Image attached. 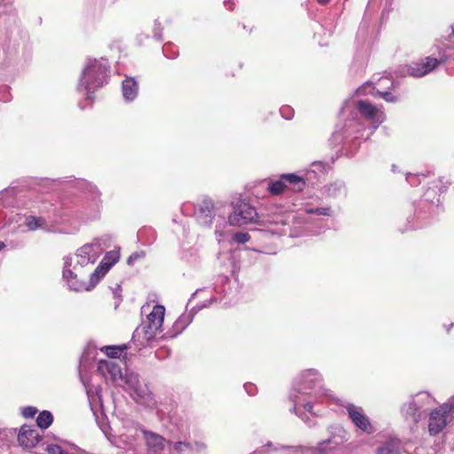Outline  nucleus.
Here are the masks:
<instances>
[{
	"mask_svg": "<svg viewBox=\"0 0 454 454\" xmlns=\"http://www.w3.org/2000/svg\"><path fill=\"white\" fill-rule=\"evenodd\" d=\"M356 112L350 113V118L332 135V144L341 145L345 151H356L361 141L367 140L385 121L386 115L381 108L368 100L360 99L355 103Z\"/></svg>",
	"mask_w": 454,
	"mask_h": 454,
	"instance_id": "1",
	"label": "nucleus"
},
{
	"mask_svg": "<svg viewBox=\"0 0 454 454\" xmlns=\"http://www.w3.org/2000/svg\"><path fill=\"white\" fill-rule=\"evenodd\" d=\"M112 237L110 235H103L95 238L91 242L86 243L79 247L75 252V263L73 264L72 256L64 257L63 278L67 282L69 288L76 291H89L90 287L84 280L83 269L90 264H94L103 252L110 247Z\"/></svg>",
	"mask_w": 454,
	"mask_h": 454,
	"instance_id": "2",
	"label": "nucleus"
},
{
	"mask_svg": "<svg viewBox=\"0 0 454 454\" xmlns=\"http://www.w3.org/2000/svg\"><path fill=\"white\" fill-rule=\"evenodd\" d=\"M323 396L333 399V392L325 387L322 374L314 368L303 370L293 381L289 393V400L293 403L290 412L299 415L297 407H302L304 411L316 416L314 403L320 402Z\"/></svg>",
	"mask_w": 454,
	"mask_h": 454,
	"instance_id": "3",
	"label": "nucleus"
},
{
	"mask_svg": "<svg viewBox=\"0 0 454 454\" xmlns=\"http://www.w3.org/2000/svg\"><path fill=\"white\" fill-rule=\"evenodd\" d=\"M64 184H72V187L84 192L90 200L87 207L74 213V217L80 223H84L98 219L102 207L101 193L95 184L85 179H72L71 176L56 179L30 177V191L35 190L40 192H49L56 186Z\"/></svg>",
	"mask_w": 454,
	"mask_h": 454,
	"instance_id": "4",
	"label": "nucleus"
},
{
	"mask_svg": "<svg viewBox=\"0 0 454 454\" xmlns=\"http://www.w3.org/2000/svg\"><path fill=\"white\" fill-rule=\"evenodd\" d=\"M109 78L110 64L106 59H86L76 86V91L82 97L78 101L80 109L92 106L95 92L106 85Z\"/></svg>",
	"mask_w": 454,
	"mask_h": 454,
	"instance_id": "5",
	"label": "nucleus"
},
{
	"mask_svg": "<svg viewBox=\"0 0 454 454\" xmlns=\"http://www.w3.org/2000/svg\"><path fill=\"white\" fill-rule=\"evenodd\" d=\"M181 210L184 215H189L190 212L192 211L196 221L201 226L211 227L215 222V233L218 237L219 242H221L222 239H223L229 231L226 228H223V218H225L224 207H215L210 199H204L197 205L186 202L182 205Z\"/></svg>",
	"mask_w": 454,
	"mask_h": 454,
	"instance_id": "6",
	"label": "nucleus"
},
{
	"mask_svg": "<svg viewBox=\"0 0 454 454\" xmlns=\"http://www.w3.org/2000/svg\"><path fill=\"white\" fill-rule=\"evenodd\" d=\"M143 428L132 419L122 420V431L113 437L112 445L127 454H141Z\"/></svg>",
	"mask_w": 454,
	"mask_h": 454,
	"instance_id": "7",
	"label": "nucleus"
},
{
	"mask_svg": "<svg viewBox=\"0 0 454 454\" xmlns=\"http://www.w3.org/2000/svg\"><path fill=\"white\" fill-rule=\"evenodd\" d=\"M434 398L428 392H419L402 406V413L408 420L418 423L427 417L435 404Z\"/></svg>",
	"mask_w": 454,
	"mask_h": 454,
	"instance_id": "8",
	"label": "nucleus"
},
{
	"mask_svg": "<svg viewBox=\"0 0 454 454\" xmlns=\"http://www.w3.org/2000/svg\"><path fill=\"white\" fill-rule=\"evenodd\" d=\"M124 383L129 395L137 403L149 409L156 407L157 402L154 395L149 389L147 383L145 380H140L137 373L125 369Z\"/></svg>",
	"mask_w": 454,
	"mask_h": 454,
	"instance_id": "9",
	"label": "nucleus"
},
{
	"mask_svg": "<svg viewBox=\"0 0 454 454\" xmlns=\"http://www.w3.org/2000/svg\"><path fill=\"white\" fill-rule=\"evenodd\" d=\"M225 218H223V228L231 226H242L257 222L259 218L256 209L244 200H238L232 205V212L224 210Z\"/></svg>",
	"mask_w": 454,
	"mask_h": 454,
	"instance_id": "10",
	"label": "nucleus"
},
{
	"mask_svg": "<svg viewBox=\"0 0 454 454\" xmlns=\"http://www.w3.org/2000/svg\"><path fill=\"white\" fill-rule=\"evenodd\" d=\"M428 416V432L437 435L454 418V396L439 407L431 410Z\"/></svg>",
	"mask_w": 454,
	"mask_h": 454,
	"instance_id": "11",
	"label": "nucleus"
},
{
	"mask_svg": "<svg viewBox=\"0 0 454 454\" xmlns=\"http://www.w3.org/2000/svg\"><path fill=\"white\" fill-rule=\"evenodd\" d=\"M231 280L227 276L219 275L214 284L213 288L206 287V288H199L197 289L192 295V299H193L196 295L201 293H207L211 294L212 291L215 294H223V297L211 296L209 299L205 300L202 302L195 305L191 310L192 312H199L200 310L208 308L211 304L216 301H223L225 297H229L231 295ZM191 301H189L190 302Z\"/></svg>",
	"mask_w": 454,
	"mask_h": 454,
	"instance_id": "12",
	"label": "nucleus"
},
{
	"mask_svg": "<svg viewBox=\"0 0 454 454\" xmlns=\"http://www.w3.org/2000/svg\"><path fill=\"white\" fill-rule=\"evenodd\" d=\"M378 87H376L372 82H364L361 87H359L356 90L357 95H372L373 97H380L386 102L388 103H395L398 101V96L393 94L388 90H384L391 89L395 86V81L389 77H380L377 82Z\"/></svg>",
	"mask_w": 454,
	"mask_h": 454,
	"instance_id": "13",
	"label": "nucleus"
},
{
	"mask_svg": "<svg viewBox=\"0 0 454 454\" xmlns=\"http://www.w3.org/2000/svg\"><path fill=\"white\" fill-rule=\"evenodd\" d=\"M120 250L114 249L108 251L96 269L90 274V286L94 287L99 280L108 272V270L119 261Z\"/></svg>",
	"mask_w": 454,
	"mask_h": 454,
	"instance_id": "14",
	"label": "nucleus"
},
{
	"mask_svg": "<svg viewBox=\"0 0 454 454\" xmlns=\"http://www.w3.org/2000/svg\"><path fill=\"white\" fill-rule=\"evenodd\" d=\"M142 435L148 454H167L170 451V442L160 434L143 428Z\"/></svg>",
	"mask_w": 454,
	"mask_h": 454,
	"instance_id": "15",
	"label": "nucleus"
},
{
	"mask_svg": "<svg viewBox=\"0 0 454 454\" xmlns=\"http://www.w3.org/2000/svg\"><path fill=\"white\" fill-rule=\"evenodd\" d=\"M345 408L348 418L358 429L367 434H373L376 431L370 419L364 414L362 407L348 403Z\"/></svg>",
	"mask_w": 454,
	"mask_h": 454,
	"instance_id": "16",
	"label": "nucleus"
},
{
	"mask_svg": "<svg viewBox=\"0 0 454 454\" xmlns=\"http://www.w3.org/2000/svg\"><path fill=\"white\" fill-rule=\"evenodd\" d=\"M162 333L161 330H154L151 327L149 323L143 322L140 325H138L133 333L132 341L137 346V348L141 349L142 348L148 345V343L154 339H156Z\"/></svg>",
	"mask_w": 454,
	"mask_h": 454,
	"instance_id": "17",
	"label": "nucleus"
},
{
	"mask_svg": "<svg viewBox=\"0 0 454 454\" xmlns=\"http://www.w3.org/2000/svg\"><path fill=\"white\" fill-rule=\"evenodd\" d=\"M98 372L107 381L117 383L121 380L124 382L125 372H122L121 364L118 362L102 360L98 365Z\"/></svg>",
	"mask_w": 454,
	"mask_h": 454,
	"instance_id": "18",
	"label": "nucleus"
},
{
	"mask_svg": "<svg viewBox=\"0 0 454 454\" xmlns=\"http://www.w3.org/2000/svg\"><path fill=\"white\" fill-rule=\"evenodd\" d=\"M207 446L201 442L176 441L170 446V451L176 454H200L205 452Z\"/></svg>",
	"mask_w": 454,
	"mask_h": 454,
	"instance_id": "19",
	"label": "nucleus"
},
{
	"mask_svg": "<svg viewBox=\"0 0 454 454\" xmlns=\"http://www.w3.org/2000/svg\"><path fill=\"white\" fill-rule=\"evenodd\" d=\"M323 195L331 200H342L348 195V187L343 180H334L323 187Z\"/></svg>",
	"mask_w": 454,
	"mask_h": 454,
	"instance_id": "20",
	"label": "nucleus"
},
{
	"mask_svg": "<svg viewBox=\"0 0 454 454\" xmlns=\"http://www.w3.org/2000/svg\"><path fill=\"white\" fill-rule=\"evenodd\" d=\"M195 312L184 313L182 314L173 324L171 329L166 333L162 334L161 337L165 339H172L179 335L184 330L192 323Z\"/></svg>",
	"mask_w": 454,
	"mask_h": 454,
	"instance_id": "21",
	"label": "nucleus"
},
{
	"mask_svg": "<svg viewBox=\"0 0 454 454\" xmlns=\"http://www.w3.org/2000/svg\"><path fill=\"white\" fill-rule=\"evenodd\" d=\"M327 430L329 433V437L326 440L318 442L320 446H338L348 440L346 430L340 425H332L328 427Z\"/></svg>",
	"mask_w": 454,
	"mask_h": 454,
	"instance_id": "22",
	"label": "nucleus"
},
{
	"mask_svg": "<svg viewBox=\"0 0 454 454\" xmlns=\"http://www.w3.org/2000/svg\"><path fill=\"white\" fill-rule=\"evenodd\" d=\"M165 307L162 305H153L152 310L146 315V321L154 330H161L164 321Z\"/></svg>",
	"mask_w": 454,
	"mask_h": 454,
	"instance_id": "23",
	"label": "nucleus"
},
{
	"mask_svg": "<svg viewBox=\"0 0 454 454\" xmlns=\"http://www.w3.org/2000/svg\"><path fill=\"white\" fill-rule=\"evenodd\" d=\"M121 94L124 101L132 102L138 94V83L133 77H126L121 83Z\"/></svg>",
	"mask_w": 454,
	"mask_h": 454,
	"instance_id": "24",
	"label": "nucleus"
},
{
	"mask_svg": "<svg viewBox=\"0 0 454 454\" xmlns=\"http://www.w3.org/2000/svg\"><path fill=\"white\" fill-rule=\"evenodd\" d=\"M283 179H285L287 189H291L295 192L303 191L306 186V177L294 173L283 174Z\"/></svg>",
	"mask_w": 454,
	"mask_h": 454,
	"instance_id": "25",
	"label": "nucleus"
},
{
	"mask_svg": "<svg viewBox=\"0 0 454 454\" xmlns=\"http://www.w3.org/2000/svg\"><path fill=\"white\" fill-rule=\"evenodd\" d=\"M265 447L272 448L273 451L279 452L280 454H305L310 450L309 449L302 446H288L279 443L273 444L271 442L267 443Z\"/></svg>",
	"mask_w": 454,
	"mask_h": 454,
	"instance_id": "26",
	"label": "nucleus"
},
{
	"mask_svg": "<svg viewBox=\"0 0 454 454\" xmlns=\"http://www.w3.org/2000/svg\"><path fill=\"white\" fill-rule=\"evenodd\" d=\"M400 453H401L400 441L396 438L388 439L382 445H380L376 450V454H400Z\"/></svg>",
	"mask_w": 454,
	"mask_h": 454,
	"instance_id": "27",
	"label": "nucleus"
},
{
	"mask_svg": "<svg viewBox=\"0 0 454 454\" xmlns=\"http://www.w3.org/2000/svg\"><path fill=\"white\" fill-rule=\"evenodd\" d=\"M330 168L329 164L325 161H314L311 163L310 169L307 170L305 176L308 181H310L312 178L317 179V175L325 174Z\"/></svg>",
	"mask_w": 454,
	"mask_h": 454,
	"instance_id": "28",
	"label": "nucleus"
},
{
	"mask_svg": "<svg viewBox=\"0 0 454 454\" xmlns=\"http://www.w3.org/2000/svg\"><path fill=\"white\" fill-rule=\"evenodd\" d=\"M287 187L285 183V179H283V174L280 175L278 179L269 180L267 183V190L273 196H278L284 193Z\"/></svg>",
	"mask_w": 454,
	"mask_h": 454,
	"instance_id": "29",
	"label": "nucleus"
},
{
	"mask_svg": "<svg viewBox=\"0 0 454 454\" xmlns=\"http://www.w3.org/2000/svg\"><path fill=\"white\" fill-rule=\"evenodd\" d=\"M43 230L48 232L54 231V226L49 223L45 218L42 216L30 215V231Z\"/></svg>",
	"mask_w": 454,
	"mask_h": 454,
	"instance_id": "30",
	"label": "nucleus"
},
{
	"mask_svg": "<svg viewBox=\"0 0 454 454\" xmlns=\"http://www.w3.org/2000/svg\"><path fill=\"white\" fill-rule=\"evenodd\" d=\"M36 426L42 429L49 428L53 423V415L50 411H41L35 419Z\"/></svg>",
	"mask_w": 454,
	"mask_h": 454,
	"instance_id": "31",
	"label": "nucleus"
},
{
	"mask_svg": "<svg viewBox=\"0 0 454 454\" xmlns=\"http://www.w3.org/2000/svg\"><path fill=\"white\" fill-rule=\"evenodd\" d=\"M137 239L145 245H151L156 239V235L153 229L143 228L138 231Z\"/></svg>",
	"mask_w": 454,
	"mask_h": 454,
	"instance_id": "32",
	"label": "nucleus"
},
{
	"mask_svg": "<svg viewBox=\"0 0 454 454\" xmlns=\"http://www.w3.org/2000/svg\"><path fill=\"white\" fill-rule=\"evenodd\" d=\"M97 423L105 436L112 443V440L114 435L111 433L112 428L109 422L107 421V419L106 417H102L101 419L97 418Z\"/></svg>",
	"mask_w": 454,
	"mask_h": 454,
	"instance_id": "33",
	"label": "nucleus"
},
{
	"mask_svg": "<svg viewBox=\"0 0 454 454\" xmlns=\"http://www.w3.org/2000/svg\"><path fill=\"white\" fill-rule=\"evenodd\" d=\"M304 211L307 214H314L317 215L331 216L333 210L331 207H305Z\"/></svg>",
	"mask_w": 454,
	"mask_h": 454,
	"instance_id": "34",
	"label": "nucleus"
},
{
	"mask_svg": "<svg viewBox=\"0 0 454 454\" xmlns=\"http://www.w3.org/2000/svg\"><path fill=\"white\" fill-rule=\"evenodd\" d=\"M162 53L166 58L174 59L178 56V49L176 45L168 43L162 46Z\"/></svg>",
	"mask_w": 454,
	"mask_h": 454,
	"instance_id": "35",
	"label": "nucleus"
},
{
	"mask_svg": "<svg viewBox=\"0 0 454 454\" xmlns=\"http://www.w3.org/2000/svg\"><path fill=\"white\" fill-rule=\"evenodd\" d=\"M28 430L27 429V425L21 426L19 434H17V440L20 444V446L23 447L24 449L27 448V442H28V435H27Z\"/></svg>",
	"mask_w": 454,
	"mask_h": 454,
	"instance_id": "36",
	"label": "nucleus"
},
{
	"mask_svg": "<svg viewBox=\"0 0 454 454\" xmlns=\"http://www.w3.org/2000/svg\"><path fill=\"white\" fill-rule=\"evenodd\" d=\"M427 176L426 174L419 173V174H412V173H407L405 176L406 181L411 185V186H417L421 183V179L425 178Z\"/></svg>",
	"mask_w": 454,
	"mask_h": 454,
	"instance_id": "37",
	"label": "nucleus"
},
{
	"mask_svg": "<svg viewBox=\"0 0 454 454\" xmlns=\"http://www.w3.org/2000/svg\"><path fill=\"white\" fill-rule=\"evenodd\" d=\"M45 450L48 454H69L58 443L47 444Z\"/></svg>",
	"mask_w": 454,
	"mask_h": 454,
	"instance_id": "38",
	"label": "nucleus"
},
{
	"mask_svg": "<svg viewBox=\"0 0 454 454\" xmlns=\"http://www.w3.org/2000/svg\"><path fill=\"white\" fill-rule=\"evenodd\" d=\"M16 435V429H3L0 430V442L3 445L7 444L9 437Z\"/></svg>",
	"mask_w": 454,
	"mask_h": 454,
	"instance_id": "39",
	"label": "nucleus"
},
{
	"mask_svg": "<svg viewBox=\"0 0 454 454\" xmlns=\"http://www.w3.org/2000/svg\"><path fill=\"white\" fill-rule=\"evenodd\" d=\"M281 116L286 120H292L294 116V110L289 106H283L279 108Z\"/></svg>",
	"mask_w": 454,
	"mask_h": 454,
	"instance_id": "40",
	"label": "nucleus"
},
{
	"mask_svg": "<svg viewBox=\"0 0 454 454\" xmlns=\"http://www.w3.org/2000/svg\"><path fill=\"white\" fill-rule=\"evenodd\" d=\"M123 348L117 346H107L106 347V355L109 357L116 358L119 357L122 352Z\"/></svg>",
	"mask_w": 454,
	"mask_h": 454,
	"instance_id": "41",
	"label": "nucleus"
},
{
	"mask_svg": "<svg viewBox=\"0 0 454 454\" xmlns=\"http://www.w3.org/2000/svg\"><path fill=\"white\" fill-rule=\"evenodd\" d=\"M233 239L239 244H245L250 239V236L247 232H237L234 234Z\"/></svg>",
	"mask_w": 454,
	"mask_h": 454,
	"instance_id": "42",
	"label": "nucleus"
},
{
	"mask_svg": "<svg viewBox=\"0 0 454 454\" xmlns=\"http://www.w3.org/2000/svg\"><path fill=\"white\" fill-rule=\"evenodd\" d=\"M145 256V253L143 251L136 252L130 254L127 260V263L129 265H133L136 261H137L140 258H144Z\"/></svg>",
	"mask_w": 454,
	"mask_h": 454,
	"instance_id": "43",
	"label": "nucleus"
},
{
	"mask_svg": "<svg viewBox=\"0 0 454 454\" xmlns=\"http://www.w3.org/2000/svg\"><path fill=\"white\" fill-rule=\"evenodd\" d=\"M18 192H19V191L16 187H10L8 189H5L2 192H0V200H4L9 196L17 195Z\"/></svg>",
	"mask_w": 454,
	"mask_h": 454,
	"instance_id": "44",
	"label": "nucleus"
},
{
	"mask_svg": "<svg viewBox=\"0 0 454 454\" xmlns=\"http://www.w3.org/2000/svg\"><path fill=\"white\" fill-rule=\"evenodd\" d=\"M29 435H30V449H31L32 447L35 446L41 441V437H40L39 434L35 430H33V429H30Z\"/></svg>",
	"mask_w": 454,
	"mask_h": 454,
	"instance_id": "45",
	"label": "nucleus"
},
{
	"mask_svg": "<svg viewBox=\"0 0 454 454\" xmlns=\"http://www.w3.org/2000/svg\"><path fill=\"white\" fill-rule=\"evenodd\" d=\"M153 37L158 40H162V27L160 26V23L155 21L154 27H153Z\"/></svg>",
	"mask_w": 454,
	"mask_h": 454,
	"instance_id": "46",
	"label": "nucleus"
},
{
	"mask_svg": "<svg viewBox=\"0 0 454 454\" xmlns=\"http://www.w3.org/2000/svg\"><path fill=\"white\" fill-rule=\"evenodd\" d=\"M244 389L246 390L247 395L250 396L255 395L257 393V387L251 382L245 383Z\"/></svg>",
	"mask_w": 454,
	"mask_h": 454,
	"instance_id": "47",
	"label": "nucleus"
},
{
	"mask_svg": "<svg viewBox=\"0 0 454 454\" xmlns=\"http://www.w3.org/2000/svg\"><path fill=\"white\" fill-rule=\"evenodd\" d=\"M297 413L299 414L297 416L301 418L309 427H313L316 425V422L313 419H309L304 412L299 411L298 409Z\"/></svg>",
	"mask_w": 454,
	"mask_h": 454,
	"instance_id": "48",
	"label": "nucleus"
},
{
	"mask_svg": "<svg viewBox=\"0 0 454 454\" xmlns=\"http://www.w3.org/2000/svg\"><path fill=\"white\" fill-rule=\"evenodd\" d=\"M184 258L188 262L196 263L199 260V256L195 250H192L191 252L184 254Z\"/></svg>",
	"mask_w": 454,
	"mask_h": 454,
	"instance_id": "49",
	"label": "nucleus"
},
{
	"mask_svg": "<svg viewBox=\"0 0 454 454\" xmlns=\"http://www.w3.org/2000/svg\"><path fill=\"white\" fill-rule=\"evenodd\" d=\"M80 377H81V380H82V382L83 386L85 387V389H86V392H87L88 397H89V399H90V398L91 397V395H90L91 389H90V387H89V385H88V383H87V380H86L85 377H83V376L82 375V373H81V372H80Z\"/></svg>",
	"mask_w": 454,
	"mask_h": 454,
	"instance_id": "50",
	"label": "nucleus"
},
{
	"mask_svg": "<svg viewBox=\"0 0 454 454\" xmlns=\"http://www.w3.org/2000/svg\"><path fill=\"white\" fill-rule=\"evenodd\" d=\"M392 4H393V0H386V4H387L389 6V9H391ZM389 12H390V10L384 9L382 11V17H384L385 15H387Z\"/></svg>",
	"mask_w": 454,
	"mask_h": 454,
	"instance_id": "51",
	"label": "nucleus"
},
{
	"mask_svg": "<svg viewBox=\"0 0 454 454\" xmlns=\"http://www.w3.org/2000/svg\"><path fill=\"white\" fill-rule=\"evenodd\" d=\"M21 414L24 418H28V406H25L21 409Z\"/></svg>",
	"mask_w": 454,
	"mask_h": 454,
	"instance_id": "52",
	"label": "nucleus"
},
{
	"mask_svg": "<svg viewBox=\"0 0 454 454\" xmlns=\"http://www.w3.org/2000/svg\"><path fill=\"white\" fill-rule=\"evenodd\" d=\"M38 410L35 407L30 406V418H34Z\"/></svg>",
	"mask_w": 454,
	"mask_h": 454,
	"instance_id": "53",
	"label": "nucleus"
},
{
	"mask_svg": "<svg viewBox=\"0 0 454 454\" xmlns=\"http://www.w3.org/2000/svg\"><path fill=\"white\" fill-rule=\"evenodd\" d=\"M348 108H349V103L346 102L344 106L341 109V114L344 115L346 114V112L348 110Z\"/></svg>",
	"mask_w": 454,
	"mask_h": 454,
	"instance_id": "54",
	"label": "nucleus"
},
{
	"mask_svg": "<svg viewBox=\"0 0 454 454\" xmlns=\"http://www.w3.org/2000/svg\"><path fill=\"white\" fill-rule=\"evenodd\" d=\"M149 309H150V305H145V306L142 307L141 312H142V314H146Z\"/></svg>",
	"mask_w": 454,
	"mask_h": 454,
	"instance_id": "55",
	"label": "nucleus"
},
{
	"mask_svg": "<svg viewBox=\"0 0 454 454\" xmlns=\"http://www.w3.org/2000/svg\"><path fill=\"white\" fill-rule=\"evenodd\" d=\"M330 0H317V2L321 4H326L329 3Z\"/></svg>",
	"mask_w": 454,
	"mask_h": 454,
	"instance_id": "56",
	"label": "nucleus"
},
{
	"mask_svg": "<svg viewBox=\"0 0 454 454\" xmlns=\"http://www.w3.org/2000/svg\"><path fill=\"white\" fill-rule=\"evenodd\" d=\"M5 243L3 241H0V251L3 250L5 247Z\"/></svg>",
	"mask_w": 454,
	"mask_h": 454,
	"instance_id": "57",
	"label": "nucleus"
},
{
	"mask_svg": "<svg viewBox=\"0 0 454 454\" xmlns=\"http://www.w3.org/2000/svg\"><path fill=\"white\" fill-rule=\"evenodd\" d=\"M392 171L393 172H396L397 171V168H396V166L395 164L392 165Z\"/></svg>",
	"mask_w": 454,
	"mask_h": 454,
	"instance_id": "58",
	"label": "nucleus"
},
{
	"mask_svg": "<svg viewBox=\"0 0 454 454\" xmlns=\"http://www.w3.org/2000/svg\"><path fill=\"white\" fill-rule=\"evenodd\" d=\"M27 221H28V218H27V217H25V219H24V223H27Z\"/></svg>",
	"mask_w": 454,
	"mask_h": 454,
	"instance_id": "59",
	"label": "nucleus"
},
{
	"mask_svg": "<svg viewBox=\"0 0 454 454\" xmlns=\"http://www.w3.org/2000/svg\"><path fill=\"white\" fill-rule=\"evenodd\" d=\"M453 326V324H450V325L448 327L447 331L449 332L450 329Z\"/></svg>",
	"mask_w": 454,
	"mask_h": 454,
	"instance_id": "60",
	"label": "nucleus"
},
{
	"mask_svg": "<svg viewBox=\"0 0 454 454\" xmlns=\"http://www.w3.org/2000/svg\"><path fill=\"white\" fill-rule=\"evenodd\" d=\"M260 453H261L260 451L256 450V451H254V452H253L251 454H260Z\"/></svg>",
	"mask_w": 454,
	"mask_h": 454,
	"instance_id": "61",
	"label": "nucleus"
}]
</instances>
